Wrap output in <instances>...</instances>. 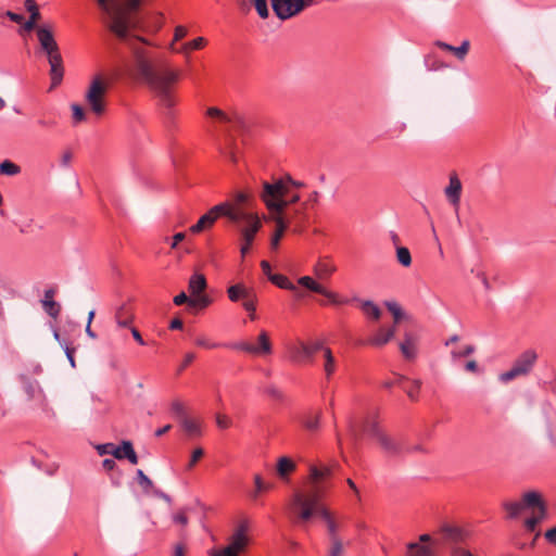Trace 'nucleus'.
I'll list each match as a JSON object with an SVG mask.
<instances>
[{
	"instance_id": "obj_48",
	"label": "nucleus",
	"mask_w": 556,
	"mask_h": 556,
	"mask_svg": "<svg viewBox=\"0 0 556 556\" xmlns=\"http://www.w3.org/2000/svg\"><path fill=\"white\" fill-rule=\"evenodd\" d=\"M205 39L203 37H198L189 42H186L181 47V51L188 52L190 50H199L202 49L205 45Z\"/></svg>"
},
{
	"instance_id": "obj_30",
	"label": "nucleus",
	"mask_w": 556,
	"mask_h": 556,
	"mask_svg": "<svg viewBox=\"0 0 556 556\" xmlns=\"http://www.w3.org/2000/svg\"><path fill=\"white\" fill-rule=\"evenodd\" d=\"M437 46L443 50L453 52L457 59L464 60L469 50V41L464 40L459 47H454L443 41H438Z\"/></svg>"
},
{
	"instance_id": "obj_8",
	"label": "nucleus",
	"mask_w": 556,
	"mask_h": 556,
	"mask_svg": "<svg viewBox=\"0 0 556 556\" xmlns=\"http://www.w3.org/2000/svg\"><path fill=\"white\" fill-rule=\"evenodd\" d=\"M106 84L102 80L100 75H97L91 80L86 92V102L90 110L98 116L105 112L104 97L106 94Z\"/></svg>"
},
{
	"instance_id": "obj_3",
	"label": "nucleus",
	"mask_w": 556,
	"mask_h": 556,
	"mask_svg": "<svg viewBox=\"0 0 556 556\" xmlns=\"http://www.w3.org/2000/svg\"><path fill=\"white\" fill-rule=\"evenodd\" d=\"M195 344L200 348L216 349L219 346L229 348L237 351H242L252 355H269L273 353V344L269 339L267 331L262 330L257 337V344L241 341L235 343H215L207 340L205 337H199L195 339Z\"/></svg>"
},
{
	"instance_id": "obj_62",
	"label": "nucleus",
	"mask_w": 556,
	"mask_h": 556,
	"mask_svg": "<svg viewBox=\"0 0 556 556\" xmlns=\"http://www.w3.org/2000/svg\"><path fill=\"white\" fill-rule=\"evenodd\" d=\"M195 359V354L193 352H189L185 355V358L178 369V372L185 370L193 361Z\"/></svg>"
},
{
	"instance_id": "obj_5",
	"label": "nucleus",
	"mask_w": 556,
	"mask_h": 556,
	"mask_svg": "<svg viewBox=\"0 0 556 556\" xmlns=\"http://www.w3.org/2000/svg\"><path fill=\"white\" fill-rule=\"evenodd\" d=\"M219 217H226L229 223L238 219L235 208H232L228 202H222L211 207L189 230L192 233H200L212 228Z\"/></svg>"
},
{
	"instance_id": "obj_15",
	"label": "nucleus",
	"mask_w": 556,
	"mask_h": 556,
	"mask_svg": "<svg viewBox=\"0 0 556 556\" xmlns=\"http://www.w3.org/2000/svg\"><path fill=\"white\" fill-rule=\"evenodd\" d=\"M282 216L286 218V222L289 226H293V231L296 233L302 232L304 224L306 222V214L304 208H288V206L282 212Z\"/></svg>"
},
{
	"instance_id": "obj_18",
	"label": "nucleus",
	"mask_w": 556,
	"mask_h": 556,
	"mask_svg": "<svg viewBox=\"0 0 556 556\" xmlns=\"http://www.w3.org/2000/svg\"><path fill=\"white\" fill-rule=\"evenodd\" d=\"M37 37L41 49L47 53L51 54V52L56 51L59 46L53 37V34L50 29L46 27L37 28Z\"/></svg>"
},
{
	"instance_id": "obj_35",
	"label": "nucleus",
	"mask_w": 556,
	"mask_h": 556,
	"mask_svg": "<svg viewBox=\"0 0 556 556\" xmlns=\"http://www.w3.org/2000/svg\"><path fill=\"white\" fill-rule=\"evenodd\" d=\"M361 309L367 317L375 320H378L381 316V309L370 300L362 301Z\"/></svg>"
},
{
	"instance_id": "obj_2",
	"label": "nucleus",
	"mask_w": 556,
	"mask_h": 556,
	"mask_svg": "<svg viewBox=\"0 0 556 556\" xmlns=\"http://www.w3.org/2000/svg\"><path fill=\"white\" fill-rule=\"evenodd\" d=\"M288 508L294 523L305 522L314 516H320L327 526L330 542L341 540L338 535V525L331 513L319 502L318 488L309 492H294Z\"/></svg>"
},
{
	"instance_id": "obj_26",
	"label": "nucleus",
	"mask_w": 556,
	"mask_h": 556,
	"mask_svg": "<svg viewBox=\"0 0 556 556\" xmlns=\"http://www.w3.org/2000/svg\"><path fill=\"white\" fill-rule=\"evenodd\" d=\"M378 442L388 456H399L403 451L402 445L386 433L380 435Z\"/></svg>"
},
{
	"instance_id": "obj_40",
	"label": "nucleus",
	"mask_w": 556,
	"mask_h": 556,
	"mask_svg": "<svg viewBox=\"0 0 556 556\" xmlns=\"http://www.w3.org/2000/svg\"><path fill=\"white\" fill-rule=\"evenodd\" d=\"M362 432L375 438L377 441L380 439V435L384 433L380 430L378 422L375 420H365L362 426Z\"/></svg>"
},
{
	"instance_id": "obj_19",
	"label": "nucleus",
	"mask_w": 556,
	"mask_h": 556,
	"mask_svg": "<svg viewBox=\"0 0 556 556\" xmlns=\"http://www.w3.org/2000/svg\"><path fill=\"white\" fill-rule=\"evenodd\" d=\"M270 219L276 224V230L270 239V248L276 250L279 247L280 240L285 231L288 229V223L282 216V213L271 214Z\"/></svg>"
},
{
	"instance_id": "obj_1",
	"label": "nucleus",
	"mask_w": 556,
	"mask_h": 556,
	"mask_svg": "<svg viewBox=\"0 0 556 556\" xmlns=\"http://www.w3.org/2000/svg\"><path fill=\"white\" fill-rule=\"evenodd\" d=\"M97 2L105 13L116 15L110 25L111 31L131 49L137 77L151 90L156 100V106L165 118V124L168 127L173 126L178 103L176 85L180 80V72L172 68L163 59L152 55L136 45L137 42L151 43L147 39L132 36L129 33L127 20L118 15L122 10L121 0H97Z\"/></svg>"
},
{
	"instance_id": "obj_39",
	"label": "nucleus",
	"mask_w": 556,
	"mask_h": 556,
	"mask_svg": "<svg viewBox=\"0 0 556 556\" xmlns=\"http://www.w3.org/2000/svg\"><path fill=\"white\" fill-rule=\"evenodd\" d=\"M298 283L309 291H313L315 293L320 294V292H326V288L321 286L320 283L316 282L312 277L309 276H303L298 280Z\"/></svg>"
},
{
	"instance_id": "obj_57",
	"label": "nucleus",
	"mask_w": 556,
	"mask_h": 556,
	"mask_svg": "<svg viewBox=\"0 0 556 556\" xmlns=\"http://www.w3.org/2000/svg\"><path fill=\"white\" fill-rule=\"evenodd\" d=\"M203 455H204L203 448H201V447L195 448L191 454V458L187 465V469H192L195 466V464L200 460V458L203 457Z\"/></svg>"
},
{
	"instance_id": "obj_12",
	"label": "nucleus",
	"mask_w": 556,
	"mask_h": 556,
	"mask_svg": "<svg viewBox=\"0 0 556 556\" xmlns=\"http://www.w3.org/2000/svg\"><path fill=\"white\" fill-rule=\"evenodd\" d=\"M525 505L527 508H538V514L532 517L538 519L541 523L547 517V507L543 501L541 493L536 491H529L525 493Z\"/></svg>"
},
{
	"instance_id": "obj_27",
	"label": "nucleus",
	"mask_w": 556,
	"mask_h": 556,
	"mask_svg": "<svg viewBox=\"0 0 556 556\" xmlns=\"http://www.w3.org/2000/svg\"><path fill=\"white\" fill-rule=\"evenodd\" d=\"M502 507L506 511V519L518 518L522 510L527 508V506L525 505V494L522 495V501H504L502 503Z\"/></svg>"
},
{
	"instance_id": "obj_9",
	"label": "nucleus",
	"mask_w": 556,
	"mask_h": 556,
	"mask_svg": "<svg viewBox=\"0 0 556 556\" xmlns=\"http://www.w3.org/2000/svg\"><path fill=\"white\" fill-rule=\"evenodd\" d=\"M227 295L228 299L235 303L243 300L242 306L250 313V319L254 320L256 318L257 296L253 288H248L243 283H236L227 289Z\"/></svg>"
},
{
	"instance_id": "obj_42",
	"label": "nucleus",
	"mask_w": 556,
	"mask_h": 556,
	"mask_svg": "<svg viewBox=\"0 0 556 556\" xmlns=\"http://www.w3.org/2000/svg\"><path fill=\"white\" fill-rule=\"evenodd\" d=\"M21 173V167L11 162L10 160H4L0 163V174L8 175V176H14Z\"/></svg>"
},
{
	"instance_id": "obj_43",
	"label": "nucleus",
	"mask_w": 556,
	"mask_h": 556,
	"mask_svg": "<svg viewBox=\"0 0 556 556\" xmlns=\"http://www.w3.org/2000/svg\"><path fill=\"white\" fill-rule=\"evenodd\" d=\"M211 303H212V299L207 294H204L202 292L199 295H195V296L191 298V300L189 301V306L190 307L205 308L208 305H211Z\"/></svg>"
},
{
	"instance_id": "obj_13",
	"label": "nucleus",
	"mask_w": 556,
	"mask_h": 556,
	"mask_svg": "<svg viewBox=\"0 0 556 556\" xmlns=\"http://www.w3.org/2000/svg\"><path fill=\"white\" fill-rule=\"evenodd\" d=\"M48 62L50 64L51 85L56 87L64 76L63 59L59 49L48 54Z\"/></svg>"
},
{
	"instance_id": "obj_29",
	"label": "nucleus",
	"mask_w": 556,
	"mask_h": 556,
	"mask_svg": "<svg viewBox=\"0 0 556 556\" xmlns=\"http://www.w3.org/2000/svg\"><path fill=\"white\" fill-rule=\"evenodd\" d=\"M324 356V371L326 375V378L329 380L332 375L336 372L337 369V361L333 356V353L330 348L326 346V349L323 352Z\"/></svg>"
},
{
	"instance_id": "obj_51",
	"label": "nucleus",
	"mask_w": 556,
	"mask_h": 556,
	"mask_svg": "<svg viewBox=\"0 0 556 556\" xmlns=\"http://www.w3.org/2000/svg\"><path fill=\"white\" fill-rule=\"evenodd\" d=\"M320 426V414L309 416L304 420V427L309 431H316Z\"/></svg>"
},
{
	"instance_id": "obj_46",
	"label": "nucleus",
	"mask_w": 556,
	"mask_h": 556,
	"mask_svg": "<svg viewBox=\"0 0 556 556\" xmlns=\"http://www.w3.org/2000/svg\"><path fill=\"white\" fill-rule=\"evenodd\" d=\"M170 410L179 421H181L184 417H187L185 405L179 400L172 402Z\"/></svg>"
},
{
	"instance_id": "obj_49",
	"label": "nucleus",
	"mask_w": 556,
	"mask_h": 556,
	"mask_svg": "<svg viewBox=\"0 0 556 556\" xmlns=\"http://www.w3.org/2000/svg\"><path fill=\"white\" fill-rule=\"evenodd\" d=\"M343 555H344V546H343L342 540L331 541L327 556H343Z\"/></svg>"
},
{
	"instance_id": "obj_58",
	"label": "nucleus",
	"mask_w": 556,
	"mask_h": 556,
	"mask_svg": "<svg viewBox=\"0 0 556 556\" xmlns=\"http://www.w3.org/2000/svg\"><path fill=\"white\" fill-rule=\"evenodd\" d=\"M232 421L231 419L223 414L216 415V425L219 429L225 430L228 429L231 426Z\"/></svg>"
},
{
	"instance_id": "obj_7",
	"label": "nucleus",
	"mask_w": 556,
	"mask_h": 556,
	"mask_svg": "<svg viewBox=\"0 0 556 556\" xmlns=\"http://www.w3.org/2000/svg\"><path fill=\"white\" fill-rule=\"evenodd\" d=\"M235 213L238 216L236 222L230 224L238 227L241 239L247 245H252L256 233L262 228V222L256 213H242L235 208Z\"/></svg>"
},
{
	"instance_id": "obj_53",
	"label": "nucleus",
	"mask_w": 556,
	"mask_h": 556,
	"mask_svg": "<svg viewBox=\"0 0 556 556\" xmlns=\"http://www.w3.org/2000/svg\"><path fill=\"white\" fill-rule=\"evenodd\" d=\"M388 311L393 315L394 323L397 324L403 317V311L395 302L386 303Z\"/></svg>"
},
{
	"instance_id": "obj_6",
	"label": "nucleus",
	"mask_w": 556,
	"mask_h": 556,
	"mask_svg": "<svg viewBox=\"0 0 556 556\" xmlns=\"http://www.w3.org/2000/svg\"><path fill=\"white\" fill-rule=\"evenodd\" d=\"M538 353L532 349L523 351L514 361L511 368L500 375V380L506 383L514 380L517 377L527 376L533 369L538 361Z\"/></svg>"
},
{
	"instance_id": "obj_20",
	"label": "nucleus",
	"mask_w": 556,
	"mask_h": 556,
	"mask_svg": "<svg viewBox=\"0 0 556 556\" xmlns=\"http://www.w3.org/2000/svg\"><path fill=\"white\" fill-rule=\"evenodd\" d=\"M288 359L296 365L308 364V358L305 352V342L300 341L298 344H290L287 346Z\"/></svg>"
},
{
	"instance_id": "obj_28",
	"label": "nucleus",
	"mask_w": 556,
	"mask_h": 556,
	"mask_svg": "<svg viewBox=\"0 0 556 556\" xmlns=\"http://www.w3.org/2000/svg\"><path fill=\"white\" fill-rule=\"evenodd\" d=\"M394 333H395L394 326L390 327L388 329L380 328L377 331V333L368 340V344H370L372 346H382V345L387 344L394 337Z\"/></svg>"
},
{
	"instance_id": "obj_25",
	"label": "nucleus",
	"mask_w": 556,
	"mask_h": 556,
	"mask_svg": "<svg viewBox=\"0 0 556 556\" xmlns=\"http://www.w3.org/2000/svg\"><path fill=\"white\" fill-rule=\"evenodd\" d=\"M54 294H55V291L53 289L46 290L45 299L42 300V305H43L46 313L49 316L56 318L60 314L61 307H60V304L53 300Z\"/></svg>"
},
{
	"instance_id": "obj_47",
	"label": "nucleus",
	"mask_w": 556,
	"mask_h": 556,
	"mask_svg": "<svg viewBox=\"0 0 556 556\" xmlns=\"http://www.w3.org/2000/svg\"><path fill=\"white\" fill-rule=\"evenodd\" d=\"M25 9L29 12V18L34 21H39L41 15L39 12L38 4L34 0H25L24 2Z\"/></svg>"
},
{
	"instance_id": "obj_32",
	"label": "nucleus",
	"mask_w": 556,
	"mask_h": 556,
	"mask_svg": "<svg viewBox=\"0 0 556 556\" xmlns=\"http://www.w3.org/2000/svg\"><path fill=\"white\" fill-rule=\"evenodd\" d=\"M400 350L406 359H413L416 356L415 342L409 333L405 334V339L400 343Z\"/></svg>"
},
{
	"instance_id": "obj_41",
	"label": "nucleus",
	"mask_w": 556,
	"mask_h": 556,
	"mask_svg": "<svg viewBox=\"0 0 556 556\" xmlns=\"http://www.w3.org/2000/svg\"><path fill=\"white\" fill-rule=\"evenodd\" d=\"M396 261L403 267H409L412 265V255L406 247H396Z\"/></svg>"
},
{
	"instance_id": "obj_55",
	"label": "nucleus",
	"mask_w": 556,
	"mask_h": 556,
	"mask_svg": "<svg viewBox=\"0 0 556 556\" xmlns=\"http://www.w3.org/2000/svg\"><path fill=\"white\" fill-rule=\"evenodd\" d=\"M72 111L74 124L81 123L86 119V114L81 105L76 103L72 104Z\"/></svg>"
},
{
	"instance_id": "obj_10",
	"label": "nucleus",
	"mask_w": 556,
	"mask_h": 556,
	"mask_svg": "<svg viewBox=\"0 0 556 556\" xmlns=\"http://www.w3.org/2000/svg\"><path fill=\"white\" fill-rule=\"evenodd\" d=\"M247 528L240 525L235 533L231 535L229 544L218 551H215L212 556H239L248 545V536L245 534Z\"/></svg>"
},
{
	"instance_id": "obj_16",
	"label": "nucleus",
	"mask_w": 556,
	"mask_h": 556,
	"mask_svg": "<svg viewBox=\"0 0 556 556\" xmlns=\"http://www.w3.org/2000/svg\"><path fill=\"white\" fill-rule=\"evenodd\" d=\"M112 455L116 459H128V462L132 465L138 464V455L135 452L130 441H123L118 446L113 444Z\"/></svg>"
},
{
	"instance_id": "obj_63",
	"label": "nucleus",
	"mask_w": 556,
	"mask_h": 556,
	"mask_svg": "<svg viewBox=\"0 0 556 556\" xmlns=\"http://www.w3.org/2000/svg\"><path fill=\"white\" fill-rule=\"evenodd\" d=\"M523 525H525V528H526V530H527V531H529V532H533V531H535L536 527H538L540 523L538 522V519H535V518H533V517L531 516V517H529V518H527V519L525 520Z\"/></svg>"
},
{
	"instance_id": "obj_14",
	"label": "nucleus",
	"mask_w": 556,
	"mask_h": 556,
	"mask_svg": "<svg viewBox=\"0 0 556 556\" xmlns=\"http://www.w3.org/2000/svg\"><path fill=\"white\" fill-rule=\"evenodd\" d=\"M444 540L447 543L457 545L459 543H466L470 538V532L460 527L444 525L440 529Z\"/></svg>"
},
{
	"instance_id": "obj_33",
	"label": "nucleus",
	"mask_w": 556,
	"mask_h": 556,
	"mask_svg": "<svg viewBox=\"0 0 556 556\" xmlns=\"http://www.w3.org/2000/svg\"><path fill=\"white\" fill-rule=\"evenodd\" d=\"M184 431L191 437H200L202 434L201 426L198 421L190 419L188 417H184L181 421H179Z\"/></svg>"
},
{
	"instance_id": "obj_17",
	"label": "nucleus",
	"mask_w": 556,
	"mask_h": 556,
	"mask_svg": "<svg viewBox=\"0 0 556 556\" xmlns=\"http://www.w3.org/2000/svg\"><path fill=\"white\" fill-rule=\"evenodd\" d=\"M445 195L448 202L458 210L460 195H462V182L456 174L450 176L448 186L445 188Z\"/></svg>"
},
{
	"instance_id": "obj_59",
	"label": "nucleus",
	"mask_w": 556,
	"mask_h": 556,
	"mask_svg": "<svg viewBox=\"0 0 556 556\" xmlns=\"http://www.w3.org/2000/svg\"><path fill=\"white\" fill-rule=\"evenodd\" d=\"M420 387H421V381L420 380H414L413 381L412 387L406 390V393H407V395H408V397L410 400H413V401L417 400Z\"/></svg>"
},
{
	"instance_id": "obj_34",
	"label": "nucleus",
	"mask_w": 556,
	"mask_h": 556,
	"mask_svg": "<svg viewBox=\"0 0 556 556\" xmlns=\"http://www.w3.org/2000/svg\"><path fill=\"white\" fill-rule=\"evenodd\" d=\"M269 281L280 289L289 291H298L295 285H293L289 278L282 274H275L269 276Z\"/></svg>"
},
{
	"instance_id": "obj_11",
	"label": "nucleus",
	"mask_w": 556,
	"mask_h": 556,
	"mask_svg": "<svg viewBox=\"0 0 556 556\" xmlns=\"http://www.w3.org/2000/svg\"><path fill=\"white\" fill-rule=\"evenodd\" d=\"M276 16L282 21L288 20L304 10L302 0H270Z\"/></svg>"
},
{
	"instance_id": "obj_60",
	"label": "nucleus",
	"mask_w": 556,
	"mask_h": 556,
	"mask_svg": "<svg viewBox=\"0 0 556 556\" xmlns=\"http://www.w3.org/2000/svg\"><path fill=\"white\" fill-rule=\"evenodd\" d=\"M475 352L473 345H466L462 351H452L453 358H462L471 355Z\"/></svg>"
},
{
	"instance_id": "obj_44",
	"label": "nucleus",
	"mask_w": 556,
	"mask_h": 556,
	"mask_svg": "<svg viewBox=\"0 0 556 556\" xmlns=\"http://www.w3.org/2000/svg\"><path fill=\"white\" fill-rule=\"evenodd\" d=\"M136 479L144 492L148 493L151 491V489H153L154 484L152 480L141 469L137 470Z\"/></svg>"
},
{
	"instance_id": "obj_64",
	"label": "nucleus",
	"mask_w": 556,
	"mask_h": 556,
	"mask_svg": "<svg viewBox=\"0 0 556 556\" xmlns=\"http://www.w3.org/2000/svg\"><path fill=\"white\" fill-rule=\"evenodd\" d=\"M544 536L549 544L556 546V526L552 529H548Z\"/></svg>"
},
{
	"instance_id": "obj_36",
	"label": "nucleus",
	"mask_w": 556,
	"mask_h": 556,
	"mask_svg": "<svg viewBox=\"0 0 556 556\" xmlns=\"http://www.w3.org/2000/svg\"><path fill=\"white\" fill-rule=\"evenodd\" d=\"M206 115L220 121L222 123H229L230 121H243L239 115L229 116L224 111L218 108H208L206 111Z\"/></svg>"
},
{
	"instance_id": "obj_37",
	"label": "nucleus",
	"mask_w": 556,
	"mask_h": 556,
	"mask_svg": "<svg viewBox=\"0 0 556 556\" xmlns=\"http://www.w3.org/2000/svg\"><path fill=\"white\" fill-rule=\"evenodd\" d=\"M326 345L323 340H315L313 342H305V352L306 357L308 358V364L314 362V356L317 352H324Z\"/></svg>"
},
{
	"instance_id": "obj_54",
	"label": "nucleus",
	"mask_w": 556,
	"mask_h": 556,
	"mask_svg": "<svg viewBox=\"0 0 556 556\" xmlns=\"http://www.w3.org/2000/svg\"><path fill=\"white\" fill-rule=\"evenodd\" d=\"M260 17L266 18L269 15L266 0H252Z\"/></svg>"
},
{
	"instance_id": "obj_61",
	"label": "nucleus",
	"mask_w": 556,
	"mask_h": 556,
	"mask_svg": "<svg viewBox=\"0 0 556 556\" xmlns=\"http://www.w3.org/2000/svg\"><path fill=\"white\" fill-rule=\"evenodd\" d=\"M265 393L277 401H282L283 394L282 392L276 388L275 386H268L265 388Z\"/></svg>"
},
{
	"instance_id": "obj_50",
	"label": "nucleus",
	"mask_w": 556,
	"mask_h": 556,
	"mask_svg": "<svg viewBox=\"0 0 556 556\" xmlns=\"http://www.w3.org/2000/svg\"><path fill=\"white\" fill-rule=\"evenodd\" d=\"M23 390H24L25 394L27 395L28 401L35 400L36 396L41 393V391L37 388V386L30 381H27L24 384Z\"/></svg>"
},
{
	"instance_id": "obj_21",
	"label": "nucleus",
	"mask_w": 556,
	"mask_h": 556,
	"mask_svg": "<svg viewBox=\"0 0 556 556\" xmlns=\"http://www.w3.org/2000/svg\"><path fill=\"white\" fill-rule=\"evenodd\" d=\"M331 475V469L329 467L318 468L316 466H311L309 468V479L313 482V486L305 492H309L314 489H319V501L321 500L323 488L319 484L323 480L328 478Z\"/></svg>"
},
{
	"instance_id": "obj_23",
	"label": "nucleus",
	"mask_w": 556,
	"mask_h": 556,
	"mask_svg": "<svg viewBox=\"0 0 556 556\" xmlns=\"http://www.w3.org/2000/svg\"><path fill=\"white\" fill-rule=\"evenodd\" d=\"M115 319L118 327H130L134 319L131 307L126 303L118 306L115 312Z\"/></svg>"
},
{
	"instance_id": "obj_31",
	"label": "nucleus",
	"mask_w": 556,
	"mask_h": 556,
	"mask_svg": "<svg viewBox=\"0 0 556 556\" xmlns=\"http://www.w3.org/2000/svg\"><path fill=\"white\" fill-rule=\"evenodd\" d=\"M295 468V463L287 456L280 457L277 462V473L281 479L287 478Z\"/></svg>"
},
{
	"instance_id": "obj_24",
	"label": "nucleus",
	"mask_w": 556,
	"mask_h": 556,
	"mask_svg": "<svg viewBox=\"0 0 556 556\" xmlns=\"http://www.w3.org/2000/svg\"><path fill=\"white\" fill-rule=\"evenodd\" d=\"M207 288L206 278L203 274L194 273L188 283V290L192 296L199 295Z\"/></svg>"
},
{
	"instance_id": "obj_4",
	"label": "nucleus",
	"mask_w": 556,
	"mask_h": 556,
	"mask_svg": "<svg viewBox=\"0 0 556 556\" xmlns=\"http://www.w3.org/2000/svg\"><path fill=\"white\" fill-rule=\"evenodd\" d=\"M288 185L286 179L279 178L271 182L264 181L261 199L270 214H279L288 206Z\"/></svg>"
},
{
	"instance_id": "obj_45",
	"label": "nucleus",
	"mask_w": 556,
	"mask_h": 556,
	"mask_svg": "<svg viewBox=\"0 0 556 556\" xmlns=\"http://www.w3.org/2000/svg\"><path fill=\"white\" fill-rule=\"evenodd\" d=\"M336 270L334 266L319 261L315 266V273L318 277H329Z\"/></svg>"
},
{
	"instance_id": "obj_56",
	"label": "nucleus",
	"mask_w": 556,
	"mask_h": 556,
	"mask_svg": "<svg viewBox=\"0 0 556 556\" xmlns=\"http://www.w3.org/2000/svg\"><path fill=\"white\" fill-rule=\"evenodd\" d=\"M254 484L256 492H265L273 489V483H266L263 481L262 477L260 475L254 476Z\"/></svg>"
},
{
	"instance_id": "obj_22",
	"label": "nucleus",
	"mask_w": 556,
	"mask_h": 556,
	"mask_svg": "<svg viewBox=\"0 0 556 556\" xmlns=\"http://www.w3.org/2000/svg\"><path fill=\"white\" fill-rule=\"evenodd\" d=\"M407 556H438L433 545H422L416 542H409L406 545Z\"/></svg>"
},
{
	"instance_id": "obj_38",
	"label": "nucleus",
	"mask_w": 556,
	"mask_h": 556,
	"mask_svg": "<svg viewBox=\"0 0 556 556\" xmlns=\"http://www.w3.org/2000/svg\"><path fill=\"white\" fill-rule=\"evenodd\" d=\"M250 195L245 192H237L232 201H227L232 208L241 211L242 213H250L245 210V205L249 203Z\"/></svg>"
},
{
	"instance_id": "obj_52",
	"label": "nucleus",
	"mask_w": 556,
	"mask_h": 556,
	"mask_svg": "<svg viewBox=\"0 0 556 556\" xmlns=\"http://www.w3.org/2000/svg\"><path fill=\"white\" fill-rule=\"evenodd\" d=\"M321 295L326 296L329 302L333 305L348 304L350 302L349 299H342L337 293L329 291L326 289V292H320Z\"/></svg>"
}]
</instances>
